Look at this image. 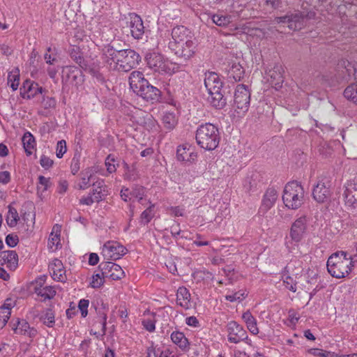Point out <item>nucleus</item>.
Listing matches in <instances>:
<instances>
[{
	"mask_svg": "<svg viewBox=\"0 0 357 357\" xmlns=\"http://www.w3.org/2000/svg\"><path fill=\"white\" fill-rule=\"evenodd\" d=\"M162 120L163 126L169 131L173 130L177 124V120L174 113H165Z\"/></svg>",
	"mask_w": 357,
	"mask_h": 357,
	"instance_id": "obj_37",
	"label": "nucleus"
},
{
	"mask_svg": "<svg viewBox=\"0 0 357 357\" xmlns=\"http://www.w3.org/2000/svg\"><path fill=\"white\" fill-rule=\"evenodd\" d=\"M247 296L245 290H239L234 294L226 295L225 299L230 302H241Z\"/></svg>",
	"mask_w": 357,
	"mask_h": 357,
	"instance_id": "obj_44",
	"label": "nucleus"
},
{
	"mask_svg": "<svg viewBox=\"0 0 357 357\" xmlns=\"http://www.w3.org/2000/svg\"><path fill=\"white\" fill-rule=\"evenodd\" d=\"M176 157L179 161L192 162L195 160L197 157V154L192 150L191 146L189 144H185L179 145L177 147Z\"/></svg>",
	"mask_w": 357,
	"mask_h": 357,
	"instance_id": "obj_24",
	"label": "nucleus"
},
{
	"mask_svg": "<svg viewBox=\"0 0 357 357\" xmlns=\"http://www.w3.org/2000/svg\"><path fill=\"white\" fill-rule=\"evenodd\" d=\"M41 104L45 109L54 108L56 105V100L52 97L43 96Z\"/></svg>",
	"mask_w": 357,
	"mask_h": 357,
	"instance_id": "obj_52",
	"label": "nucleus"
},
{
	"mask_svg": "<svg viewBox=\"0 0 357 357\" xmlns=\"http://www.w3.org/2000/svg\"><path fill=\"white\" fill-rule=\"evenodd\" d=\"M190 294L189 290L182 286L178 287L176 292V303L181 307L188 309L190 307Z\"/></svg>",
	"mask_w": 357,
	"mask_h": 357,
	"instance_id": "obj_30",
	"label": "nucleus"
},
{
	"mask_svg": "<svg viewBox=\"0 0 357 357\" xmlns=\"http://www.w3.org/2000/svg\"><path fill=\"white\" fill-rule=\"evenodd\" d=\"M20 217L17 211L11 205L8 206V211L6 218V222L10 227L17 225Z\"/></svg>",
	"mask_w": 357,
	"mask_h": 357,
	"instance_id": "obj_38",
	"label": "nucleus"
},
{
	"mask_svg": "<svg viewBox=\"0 0 357 357\" xmlns=\"http://www.w3.org/2000/svg\"><path fill=\"white\" fill-rule=\"evenodd\" d=\"M176 47L175 50L171 51L185 60L190 59L195 54V45L193 41L183 42V43L176 44Z\"/></svg>",
	"mask_w": 357,
	"mask_h": 357,
	"instance_id": "obj_22",
	"label": "nucleus"
},
{
	"mask_svg": "<svg viewBox=\"0 0 357 357\" xmlns=\"http://www.w3.org/2000/svg\"><path fill=\"white\" fill-rule=\"evenodd\" d=\"M261 183V175L259 172H252L248 174L243 181V188L247 192H254L258 189Z\"/></svg>",
	"mask_w": 357,
	"mask_h": 357,
	"instance_id": "obj_21",
	"label": "nucleus"
},
{
	"mask_svg": "<svg viewBox=\"0 0 357 357\" xmlns=\"http://www.w3.org/2000/svg\"><path fill=\"white\" fill-rule=\"evenodd\" d=\"M344 96L352 102L357 104V84H351L344 91Z\"/></svg>",
	"mask_w": 357,
	"mask_h": 357,
	"instance_id": "obj_42",
	"label": "nucleus"
},
{
	"mask_svg": "<svg viewBox=\"0 0 357 357\" xmlns=\"http://www.w3.org/2000/svg\"><path fill=\"white\" fill-rule=\"evenodd\" d=\"M195 139L197 145L202 149L206 151L215 150L220 141L219 129L214 124L203 123L197 129Z\"/></svg>",
	"mask_w": 357,
	"mask_h": 357,
	"instance_id": "obj_2",
	"label": "nucleus"
},
{
	"mask_svg": "<svg viewBox=\"0 0 357 357\" xmlns=\"http://www.w3.org/2000/svg\"><path fill=\"white\" fill-rule=\"evenodd\" d=\"M245 71L239 63H234L228 72V76L234 82H239L243 77Z\"/></svg>",
	"mask_w": 357,
	"mask_h": 357,
	"instance_id": "obj_33",
	"label": "nucleus"
},
{
	"mask_svg": "<svg viewBox=\"0 0 357 357\" xmlns=\"http://www.w3.org/2000/svg\"><path fill=\"white\" fill-rule=\"evenodd\" d=\"M43 91V89L39 86L38 84L26 80L20 88V94L24 99H31L37 94H42Z\"/></svg>",
	"mask_w": 357,
	"mask_h": 357,
	"instance_id": "obj_18",
	"label": "nucleus"
},
{
	"mask_svg": "<svg viewBox=\"0 0 357 357\" xmlns=\"http://www.w3.org/2000/svg\"><path fill=\"white\" fill-rule=\"evenodd\" d=\"M8 82L10 83V87L13 91H16L19 86L20 77L18 75L9 74Z\"/></svg>",
	"mask_w": 357,
	"mask_h": 357,
	"instance_id": "obj_56",
	"label": "nucleus"
},
{
	"mask_svg": "<svg viewBox=\"0 0 357 357\" xmlns=\"http://www.w3.org/2000/svg\"><path fill=\"white\" fill-rule=\"evenodd\" d=\"M343 197L346 206L351 208H357V181H349L344 185Z\"/></svg>",
	"mask_w": 357,
	"mask_h": 357,
	"instance_id": "obj_13",
	"label": "nucleus"
},
{
	"mask_svg": "<svg viewBox=\"0 0 357 357\" xmlns=\"http://www.w3.org/2000/svg\"><path fill=\"white\" fill-rule=\"evenodd\" d=\"M52 51V48L49 47L47 49V52L44 55V59L45 62L50 65L54 64L55 62L57 61V59L55 55H52L51 54H49Z\"/></svg>",
	"mask_w": 357,
	"mask_h": 357,
	"instance_id": "obj_61",
	"label": "nucleus"
},
{
	"mask_svg": "<svg viewBox=\"0 0 357 357\" xmlns=\"http://www.w3.org/2000/svg\"><path fill=\"white\" fill-rule=\"evenodd\" d=\"M89 305V300L86 299H81L78 303V307L81 312V314L82 317H86L88 314V307Z\"/></svg>",
	"mask_w": 357,
	"mask_h": 357,
	"instance_id": "obj_55",
	"label": "nucleus"
},
{
	"mask_svg": "<svg viewBox=\"0 0 357 357\" xmlns=\"http://www.w3.org/2000/svg\"><path fill=\"white\" fill-rule=\"evenodd\" d=\"M338 66L344 69L345 71L344 73L347 74L349 79H351L352 77L355 80L357 79V70L354 64H352L347 60H341L338 63Z\"/></svg>",
	"mask_w": 357,
	"mask_h": 357,
	"instance_id": "obj_36",
	"label": "nucleus"
},
{
	"mask_svg": "<svg viewBox=\"0 0 357 357\" xmlns=\"http://www.w3.org/2000/svg\"><path fill=\"white\" fill-rule=\"evenodd\" d=\"M147 82L148 80L144 78V74L140 71H133L129 76V84L134 92Z\"/></svg>",
	"mask_w": 357,
	"mask_h": 357,
	"instance_id": "obj_31",
	"label": "nucleus"
},
{
	"mask_svg": "<svg viewBox=\"0 0 357 357\" xmlns=\"http://www.w3.org/2000/svg\"><path fill=\"white\" fill-rule=\"evenodd\" d=\"M265 4L272 9L276 10L280 8L282 6V1L281 0H266Z\"/></svg>",
	"mask_w": 357,
	"mask_h": 357,
	"instance_id": "obj_64",
	"label": "nucleus"
},
{
	"mask_svg": "<svg viewBox=\"0 0 357 357\" xmlns=\"http://www.w3.org/2000/svg\"><path fill=\"white\" fill-rule=\"evenodd\" d=\"M284 284L287 289L292 292L296 291V282L290 276H286L283 280Z\"/></svg>",
	"mask_w": 357,
	"mask_h": 357,
	"instance_id": "obj_53",
	"label": "nucleus"
},
{
	"mask_svg": "<svg viewBox=\"0 0 357 357\" xmlns=\"http://www.w3.org/2000/svg\"><path fill=\"white\" fill-rule=\"evenodd\" d=\"M106 277L102 276V271H100V273L93 274L91 282H90V286L94 289L100 287L104 284V279Z\"/></svg>",
	"mask_w": 357,
	"mask_h": 357,
	"instance_id": "obj_46",
	"label": "nucleus"
},
{
	"mask_svg": "<svg viewBox=\"0 0 357 357\" xmlns=\"http://www.w3.org/2000/svg\"><path fill=\"white\" fill-rule=\"evenodd\" d=\"M98 268L102 271L103 277L110 278L112 280H120L125 275L121 267L111 261L102 262Z\"/></svg>",
	"mask_w": 357,
	"mask_h": 357,
	"instance_id": "obj_11",
	"label": "nucleus"
},
{
	"mask_svg": "<svg viewBox=\"0 0 357 357\" xmlns=\"http://www.w3.org/2000/svg\"><path fill=\"white\" fill-rule=\"evenodd\" d=\"M19 238L17 235L8 234L6 237V243L10 248H14L17 245Z\"/></svg>",
	"mask_w": 357,
	"mask_h": 357,
	"instance_id": "obj_60",
	"label": "nucleus"
},
{
	"mask_svg": "<svg viewBox=\"0 0 357 357\" xmlns=\"http://www.w3.org/2000/svg\"><path fill=\"white\" fill-rule=\"evenodd\" d=\"M102 252L105 258L115 261L126 253V249L116 241H107L104 244Z\"/></svg>",
	"mask_w": 357,
	"mask_h": 357,
	"instance_id": "obj_10",
	"label": "nucleus"
},
{
	"mask_svg": "<svg viewBox=\"0 0 357 357\" xmlns=\"http://www.w3.org/2000/svg\"><path fill=\"white\" fill-rule=\"evenodd\" d=\"M22 141L26 155H31L32 150L36 144L34 137L29 132H26L22 137Z\"/></svg>",
	"mask_w": 357,
	"mask_h": 357,
	"instance_id": "obj_34",
	"label": "nucleus"
},
{
	"mask_svg": "<svg viewBox=\"0 0 357 357\" xmlns=\"http://www.w3.org/2000/svg\"><path fill=\"white\" fill-rule=\"evenodd\" d=\"M212 21L219 26H226L231 22V17L215 14L212 16Z\"/></svg>",
	"mask_w": 357,
	"mask_h": 357,
	"instance_id": "obj_43",
	"label": "nucleus"
},
{
	"mask_svg": "<svg viewBox=\"0 0 357 357\" xmlns=\"http://www.w3.org/2000/svg\"><path fill=\"white\" fill-rule=\"evenodd\" d=\"M250 92L245 84L237 85L234 96V107L238 114H245L250 107Z\"/></svg>",
	"mask_w": 357,
	"mask_h": 357,
	"instance_id": "obj_5",
	"label": "nucleus"
},
{
	"mask_svg": "<svg viewBox=\"0 0 357 357\" xmlns=\"http://www.w3.org/2000/svg\"><path fill=\"white\" fill-rule=\"evenodd\" d=\"M147 66L154 72L162 74L167 72V66L160 54L155 52L148 54L146 56Z\"/></svg>",
	"mask_w": 357,
	"mask_h": 357,
	"instance_id": "obj_12",
	"label": "nucleus"
},
{
	"mask_svg": "<svg viewBox=\"0 0 357 357\" xmlns=\"http://www.w3.org/2000/svg\"><path fill=\"white\" fill-rule=\"evenodd\" d=\"M95 172L96 171L92 167L82 170L79 174L81 181L77 184V188L82 190L89 188L91 185V181L93 179Z\"/></svg>",
	"mask_w": 357,
	"mask_h": 357,
	"instance_id": "obj_25",
	"label": "nucleus"
},
{
	"mask_svg": "<svg viewBox=\"0 0 357 357\" xmlns=\"http://www.w3.org/2000/svg\"><path fill=\"white\" fill-rule=\"evenodd\" d=\"M304 189L297 181H291L286 184L283 195L282 201L284 205L293 210L298 209L303 204Z\"/></svg>",
	"mask_w": 357,
	"mask_h": 357,
	"instance_id": "obj_3",
	"label": "nucleus"
},
{
	"mask_svg": "<svg viewBox=\"0 0 357 357\" xmlns=\"http://www.w3.org/2000/svg\"><path fill=\"white\" fill-rule=\"evenodd\" d=\"M15 305V302L11 298H7L3 305L0 307V309H2L3 312L6 313L10 312L13 307Z\"/></svg>",
	"mask_w": 357,
	"mask_h": 357,
	"instance_id": "obj_59",
	"label": "nucleus"
},
{
	"mask_svg": "<svg viewBox=\"0 0 357 357\" xmlns=\"http://www.w3.org/2000/svg\"><path fill=\"white\" fill-rule=\"evenodd\" d=\"M179 225L178 224L176 226L172 225L170 227V232L172 236L176 238L178 236L181 235V238H187L188 236L185 235L187 231H181L179 228Z\"/></svg>",
	"mask_w": 357,
	"mask_h": 357,
	"instance_id": "obj_54",
	"label": "nucleus"
},
{
	"mask_svg": "<svg viewBox=\"0 0 357 357\" xmlns=\"http://www.w3.org/2000/svg\"><path fill=\"white\" fill-rule=\"evenodd\" d=\"M137 96L142 98L144 100L151 104L158 102L161 98L160 90L151 85L149 81L140 86V89H137L136 92Z\"/></svg>",
	"mask_w": 357,
	"mask_h": 357,
	"instance_id": "obj_9",
	"label": "nucleus"
},
{
	"mask_svg": "<svg viewBox=\"0 0 357 357\" xmlns=\"http://www.w3.org/2000/svg\"><path fill=\"white\" fill-rule=\"evenodd\" d=\"M314 12H303L299 10L289 11L284 16L277 17L275 22L278 24H287V27L292 31L301 29L306 18L312 19L314 17Z\"/></svg>",
	"mask_w": 357,
	"mask_h": 357,
	"instance_id": "obj_4",
	"label": "nucleus"
},
{
	"mask_svg": "<svg viewBox=\"0 0 357 357\" xmlns=\"http://www.w3.org/2000/svg\"><path fill=\"white\" fill-rule=\"evenodd\" d=\"M40 165L45 169H49L52 167L54 161L49 157L42 155L40 159Z\"/></svg>",
	"mask_w": 357,
	"mask_h": 357,
	"instance_id": "obj_58",
	"label": "nucleus"
},
{
	"mask_svg": "<svg viewBox=\"0 0 357 357\" xmlns=\"http://www.w3.org/2000/svg\"><path fill=\"white\" fill-rule=\"evenodd\" d=\"M67 151L66 142L64 139H61L57 142L56 148V155L58 158H63V155Z\"/></svg>",
	"mask_w": 357,
	"mask_h": 357,
	"instance_id": "obj_48",
	"label": "nucleus"
},
{
	"mask_svg": "<svg viewBox=\"0 0 357 357\" xmlns=\"http://www.w3.org/2000/svg\"><path fill=\"white\" fill-rule=\"evenodd\" d=\"M278 197V194L275 188H268L263 196L259 213L262 215L266 214L275 205Z\"/></svg>",
	"mask_w": 357,
	"mask_h": 357,
	"instance_id": "obj_15",
	"label": "nucleus"
},
{
	"mask_svg": "<svg viewBox=\"0 0 357 357\" xmlns=\"http://www.w3.org/2000/svg\"><path fill=\"white\" fill-rule=\"evenodd\" d=\"M349 259L347 257V252L344 251H340L333 253L332 255L329 257L327 261V264H331L332 266L335 264L343 263V260Z\"/></svg>",
	"mask_w": 357,
	"mask_h": 357,
	"instance_id": "obj_41",
	"label": "nucleus"
},
{
	"mask_svg": "<svg viewBox=\"0 0 357 357\" xmlns=\"http://www.w3.org/2000/svg\"><path fill=\"white\" fill-rule=\"evenodd\" d=\"M116 158L115 157L109 154L105 159V166L107 167V170L109 173L115 172L116 170Z\"/></svg>",
	"mask_w": 357,
	"mask_h": 357,
	"instance_id": "obj_50",
	"label": "nucleus"
},
{
	"mask_svg": "<svg viewBox=\"0 0 357 357\" xmlns=\"http://www.w3.org/2000/svg\"><path fill=\"white\" fill-rule=\"evenodd\" d=\"M242 319L245 322L248 329L252 334L257 335L259 333L257 320L249 310L243 314Z\"/></svg>",
	"mask_w": 357,
	"mask_h": 357,
	"instance_id": "obj_32",
	"label": "nucleus"
},
{
	"mask_svg": "<svg viewBox=\"0 0 357 357\" xmlns=\"http://www.w3.org/2000/svg\"><path fill=\"white\" fill-rule=\"evenodd\" d=\"M52 271V278L54 280L63 282L66 280V271L63 268V264L59 259H54L50 267Z\"/></svg>",
	"mask_w": 357,
	"mask_h": 357,
	"instance_id": "obj_29",
	"label": "nucleus"
},
{
	"mask_svg": "<svg viewBox=\"0 0 357 357\" xmlns=\"http://www.w3.org/2000/svg\"><path fill=\"white\" fill-rule=\"evenodd\" d=\"M69 54L71 59L77 63L81 68L84 70L87 68V62L85 61L82 53L80 52L78 47H73L70 50Z\"/></svg>",
	"mask_w": 357,
	"mask_h": 357,
	"instance_id": "obj_35",
	"label": "nucleus"
},
{
	"mask_svg": "<svg viewBox=\"0 0 357 357\" xmlns=\"http://www.w3.org/2000/svg\"><path fill=\"white\" fill-rule=\"evenodd\" d=\"M0 309V328H3L7 324L10 317V312L6 313Z\"/></svg>",
	"mask_w": 357,
	"mask_h": 357,
	"instance_id": "obj_63",
	"label": "nucleus"
},
{
	"mask_svg": "<svg viewBox=\"0 0 357 357\" xmlns=\"http://www.w3.org/2000/svg\"><path fill=\"white\" fill-rule=\"evenodd\" d=\"M102 59L109 70L128 72L139 64L141 56L133 50H116L107 45L102 49Z\"/></svg>",
	"mask_w": 357,
	"mask_h": 357,
	"instance_id": "obj_1",
	"label": "nucleus"
},
{
	"mask_svg": "<svg viewBox=\"0 0 357 357\" xmlns=\"http://www.w3.org/2000/svg\"><path fill=\"white\" fill-rule=\"evenodd\" d=\"M40 320L47 327H53L55 323L54 312L51 308L46 309L40 317Z\"/></svg>",
	"mask_w": 357,
	"mask_h": 357,
	"instance_id": "obj_39",
	"label": "nucleus"
},
{
	"mask_svg": "<svg viewBox=\"0 0 357 357\" xmlns=\"http://www.w3.org/2000/svg\"><path fill=\"white\" fill-rule=\"evenodd\" d=\"M153 206H151L149 208H147L146 210H144L140 216V224L143 225H147L151 219L154 216V213L153 212Z\"/></svg>",
	"mask_w": 357,
	"mask_h": 357,
	"instance_id": "obj_45",
	"label": "nucleus"
},
{
	"mask_svg": "<svg viewBox=\"0 0 357 357\" xmlns=\"http://www.w3.org/2000/svg\"><path fill=\"white\" fill-rule=\"evenodd\" d=\"M171 340L174 344L178 347L182 351H188L190 349V342L184 333L176 331L171 334Z\"/></svg>",
	"mask_w": 357,
	"mask_h": 357,
	"instance_id": "obj_27",
	"label": "nucleus"
},
{
	"mask_svg": "<svg viewBox=\"0 0 357 357\" xmlns=\"http://www.w3.org/2000/svg\"><path fill=\"white\" fill-rule=\"evenodd\" d=\"M13 330L16 334L27 335L30 338H33L37 335V331L34 328H31L24 319H17L16 323L13 324Z\"/></svg>",
	"mask_w": 357,
	"mask_h": 357,
	"instance_id": "obj_23",
	"label": "nucleus"
},
{
	"mask_svg": "<svg viewBox=\"0 0 357 357\" xmlns=\"http://www.w3.org/2000/svg\"><path fill=\"white\" fill-rule=\"evenodd\" d=\"M45 282L43 277L38 278L36 281L37 285L34 287V292L38 295L43 298V301L52 299L56 295L55 288L52 286L43 287V284Z\"/></svg>",
	"mask_w": 357,
	"mask_h": 357,
	"instance_id": "obj_20",
	"label": "nucleus"
},
{
	"mask_svg": "<svg viewBox=\"0 0 357 357\" xmlns=\"http://www.w3.org/2000/svg\"><path fill=\"white\" fill-rule=\"evenodd\" d=\"M208 101L212 107L218 109H221L227 105V98L220 91H214L208 93Z\"/></svg>",
	"mask_w": 357,
	"mask_h": 357,
	"instance_id": "obj_26",
	"label": "nucleus"
},
{
	"mask_svg": "<svg viewBox=\"0 0 357 357\" xmlns=\"http://www.w3.org/2000/svg\"><path fill=\"white\" fill-rule=\"evenodd\" d=\"M307 229V220L305 217H301L296 219L292 224L289 236L290 241H287V246L290 248L289 243L292 245H298L303 238Z\"/></svg>",
	"mask_w": 357,
	"mask_h": 357,
	"instance_id": "obj_7",
	"label": "nucleus"
},
{
	"mask_svg": "<svg viewBox=\"0 0 357 357\" xmlns=\"http://www.w3.org/2000/svg\"><path fill=\"white\" fill-rule=\"evenodd\" d=\"M105 192V190L103 189H97L93 188L89 194H91V196L94 200H96V202L98 203L104 199L105 196L107 195Z\"/></svg>",
	"mask_w": 357,
	"mask_h": 357,
	"instance_id": "obj_51",
	"label": "nucleus"
},
{
	"mask_svg": "<svg viewBox=\"0 0 357 357\" xmlns=\"http://www.w3.org/2000/svg\"><path fill=\"white\" fill-rule=\"evenodd\" d=\"M227 340L231 343L238 344L245 342L251 344V340L248 338L246 331L236 321H230L227 325Z\"/></svg>",
	"mask_w": 357,
	"mask_h": 357,
	"instance_id": "obj_6",
	"label": "nucleus"
},
{
	"mask_svg": "<svg viewBox=\"0 0 357 357\" xmlns=\"http://www.w3.org/2000/svg\"><path fill=\"white\" fill-rule=\"evenodd\" d=\"M0 263L8 264L10 268H16L18 263V255L14 250H5L0 252Z\"/></svg>",
	"mask_w": 357,
	"mask_h": 357,
	"instance_id": "obj_28",
	"label": "nucleus"
},
{
	"mask_svg": "<svg viewBox=\"0 0 357 357\" xmlns=\"http://www.w3.org/2000/svg\"><path fill=\"white\" fill-rule=\"evenodd\" d=\"M172 40L168 47L171 50H175L176 45L183 42L193 41L191 31L184 26H176L172 30Z\"/></svg>",
	"mask_w": 357,
	"mask_h": 357,
	"instance_id": "obj_8",
	"label": "nucleus"
},
{
	"mask_svg": "<svg viewBox=\"0 0 357 357\" xmlns=\"http://www.w3.org/2000/svg\"><path fill=\"white\" fill-rule=\"evenodd\" d=\"M204 85L208 93H210L214 91H220L223 83L216 73L208 72L205 74Z\"/></svg>",
	"mask_w": 357,
	"mask_h": 357,
	"instance_id": "obj_17",
	"label": "nucleus"
},
{
	"mask_svg": "<svg viewBox=\"0 0 357 357\" xmlns=\"http://www.w3.org/2000/svg\"><path fill=\"white\" fill-rule=\"evenodd\" d=\"M329 185L324 181H319L312 190L313 198L319 203H324L330 197Z\"/></svg>",
	"mask_w": 357,
	"mask_h": 357,
	"instance_id": "obj_19",
	"label": "nucleus"
},
{
	"mask_svg": "<svg viewBox=\"0 0 357 357\" xmlns=\"http://www.w3.org/2000/svg\"><path fill=\"white\" fill-rule=\"evenodd\" d=\"M130 29L132 36L141 39L144 33V26L141 17L135 13L130 14Z\"/></svg>",
	"mask_w": 357,
	"mask_h": 357,
	"instance_id": "obj_16",
	"label": "nucleus"
},
{
	"mask_svg": "<svg viewBox=\"0 0 357 357\" xmlns=\"http://www.w3.org/2000/svg\"><path fill=\"white\" fill-rule=\"evenodd\" d=\"M284 70L281 66H275L272 71H270V76L271 79L276 81L275 85L276 87H281L283 82L282 73Z\"/></svg>",
	"mask_w": 357,
	"mask_h": 357,
	"instance_id": "obj_40",
	"label": "nucleus"
},
{
	"mask_svg": "<svg viewBox=\"0 0 357 357\" xmlns=\"http://www.w3.org/2000/svg\"><path fill=\"white\" fill-rule=\"evenodd\" d=\"M142 326L144 328L149 332H153L155 330V321L151 319H144L142 321Z\"/></svg>",
	"mask_w": 357,
	"mask_h": 357,
	"instance_id": "obj_57",
	"label": "nucleus"
},
{
	"mask_svg": "<svg viewBox=\"0 0 357 357\" xmlns=\"http://www.w3.org/2000/svg\"><path fill=\"white\" fill-rule=\"evenodd\" d=\"M327 270L330 275L335 278H344L351 271L353 266L349 259L343 260V263L335 264L334 265L326 264Z\"/></svg>",
	"mask_w": 357,
	"mask_h": 357,
	"instance_id": "obj_14",
	"label": "nucleus"
},
{
	"mask_svg": "<svg viewBox=\"0 0 357 357\" xmlns=\"http://www.w3.org/2000/svg\"><path fill=\"white\" fill-rule=\"evenodd\" d=\"M144 193V189L142 186L136 185L133 188L130 195L138 198L139 199H142L143 195Z\"/></svg>",
	"mask_w": 357,
	"mask_h": 357,
	"instance_id": "obj_62",
	"label": "nucleus"
},
{
	"mask_svg": "<svg viewBox=\"0 0 357 357\" xmlns=\"http://www.w3.org/2000/svg\"><path fill=\"white\" fill-rule=\"evenodd\" d=\"M80 154L75 153L71 161L70 170L73 175H75L80 169Z\"/></svg>",
	"mask_w": 357,
	"mask_h": 357,
	"instance_id": "obj_47",
	"label": "nucleus"
},
{
	"mask_svg": "<svg viewBox=\"0 0 357 357\" xmlns=\"http://www.w3.org/2000/svg\"><path fill=\"white\" fill-rule=\"evenodd\" d=\"M60 242V230L59 231V233L54 234L52 232L50 235L49 240H48V247L50 249H53V248L55 246V249L57 248L58 245Z\"/></svg>",
	"mask_w": 357,
	"mask_h": 357,
	"instance_id": "obj_49",
	"label": "nucleus"
}]
</instances>
